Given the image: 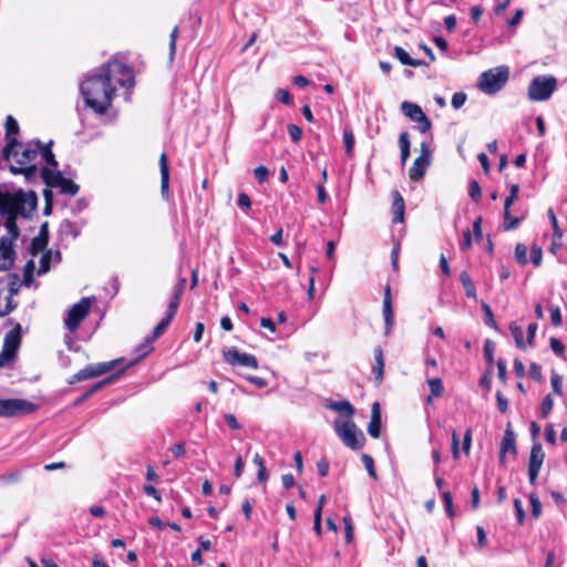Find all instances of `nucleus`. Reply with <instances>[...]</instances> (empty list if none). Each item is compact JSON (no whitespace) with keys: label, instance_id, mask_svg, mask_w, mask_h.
Wrapping results in <instances>:
<instances>
[{"label":"nucleus","instance_id":"1","mask_svg":"<svg viewBox=\"0 0 567 567\" xmlns=\"http://www.w3.org/2000/svg\"><path fill=\"white\" fill-rule=\"evenodd\" d=\"M116 81L121 86L132 87L134 74L126 64L113 61L101 65L94 73L87 75L80 84V92L85 105L97 114H105L111 107Z\"/></svg>","mask_w":567,"mask_h":567},{"label":"nucleus","instance_id":"2","mask_svg":"<svg viewBox=\"0 0 567 567\" xmlns=\"http://www.w3.org/2000/svg\"><path fill=\"white\" fill-rule=\"evenodd\" d=\"M38 198L33 192L3 190L0 187V215L29 217L37 208Z\"/></svg>","mask_w":567,"mask_h":567},{"label":"nucleus","instance_id":"3","mask_svg":"<svg viewBox=\"0 0 567 567\" xmlns=\"http://www.w3.org/2000/svg\"><path fill=\"white\" fill-rule=\"evenodd\" d=\"M40 148L41 142L37 141L33 146L29 144L20 153L13 150L11 156L17 157L19 166L11 165L10 171L13 174H23L27 179L35 178L39 171L33 162L38 157Z\"/></svg>","mask_w":567,"mask_h":567},{"label":"nucleus","instance_id":"4","mask_svg":"<svg viewBox=\"0 0 567 567\" xmlns=\"http://www.w3.org/2000/svg\"><path fill=\"white\" fill-rule=\"evenodd\" d=\"M333 430L342 443L351 450L363 447L365 437L352 420L337 417L333 422Z\"/></svg>","mask_w":567,"mask_h":567},{"label":"nucleus","instance_id":"5","mask_svg":"<svg viewBox=\"0 0 567 567\" xmlns=\"http://www.w3.org/2000/svg\"><path fill=\"white\" fill-rule=\"evenodd\" d=\"M509 78L508 66L502 65L483 72L478 78V87L486 94H495L501 91Z\"/></svg>","mask_w":567,"mask_h":567},{"label":"nucleus","instance_id":"6","mask_svg":"<svg viewBox=\"0 0 567 567\" xmlns=\"http://www.w3.org/2000/svg\"><path fill=\"white\" fill-rule=\"evenodd\" d=\"M21 340V324L17 323L4 336L2 350L0 352V369L10 365L17 359Z\"/></svg>","mask_w":567,"mask_h":567},{"label":"nucleus","instance_id":"7","mask_svg":"<svg viewBox=\"0 0 567 567\" xmlns=\"http://www.w3.org/2000/svg\"><path fill=\"white\" fill-rule=\"evenodd\" d=\"M557 89V79L553 75L535 76L528 86V99L535 102L547 101Z\"/></svg>","mask_w":567,"mask_h":567},{"label":"nucleus","instance_id":"8","mask_svg":"<svg viewBox=\"0 0 567 567\" xmlns=\"http://www.w3.org/2000/svg\"><path fill=\"white\" fill-rule=\"evenodd\" d=\"M45 185L51 188H59L62 194L74 196L79 192V185L65 178L61 172L50 167H43L40 172Z\"/></svg>","mask_w":567,"mask_h":567},{"label":"nucleus","instance_id":"9","mask_svg":"<svg viewBox=\"0 0 567 567\" xmlns=\"http://www.w3.org/2000/svg\"><path fill=\"white\" fill-rule=\"evenodd\" d=\"M38 405L24 399H0V416L14 417L31 414Z\"/></svg>","mask_w":567,"mask_h":567},{"label":"nucleus","instance_id":"10","mask_svg":"<svg viewBox=\"0 0 567 567\" xmlns=\"http://www.w3.org/2000/svg\"><path fill=\"white\" fill-rule=\"evenodd\" d=\"M91 309V300L87 297L82 298L78 303L73 305L64 318L65 328L70 332H75L81 322L86 318Z\"/></svg>","mask_w":567,"mask_h":567},{"label":"nucleus","instance_id":"11","mask_svg":"<svg viewBox=\"0 0 567 567\" xmlns=\"http://www.w3.org/2000/svg\"><path fill=\"white\" fill-rule=\"evenodd\" d=\"M120 362V360H112L109 362H101L97 364H89L84 369L76 372L70 383L84 381L91 378L103 375L110 371H112L115 365Z\"/></svg>","mask_w":567,"mask_h":567},{"label":"nucleus","instance_id":"12","mask_svg":"<svg viewBox=\"0 0 567 567\" xmlns=\"http://www.w3.org/2000/svg\"><path fill=\"white\" fill-rule=\"evenodd\" d=\"M432 151L427 142L421 143V154L414 159L412 167L409 171V176L412 181H420L431 164Z\"/></svg>","mask_w":567,"mask_h":567},{"label":"nucleus","instance_id":"13","mask_svg":"<svg viewBox=\"0 0 567 567\" xmlns=\"http://www.w3.org/2000/svg\"><path fill=\"white\" fill-rule=\"evenodd\" d=\"M401 111L411 121L419 123V131L421 133H426L431 130L432 122L424 114L420 105L404 101L401 103Z\"/></svg>","mask_w":567,"mask_h":567},{"label":"nucleus","instance_id":"14","mask_svg":"<svg viewBox=\"0 0 567 567\" xmlns=\"http://www.w3.org/2000/svg\"><path fill=\"white\" fill-rule=\"evenodd\" d=\"M518 193H519V185L518 184L511 185L509 195L505 198V202H504L503 228L505 230L516 229L523 219V217H513L511 215V206L518 198Z\"/></svg>","mask_w":567,"mask_h":567},{"label":"nucleus","instance_id":"15","mask_svg":"<svg viewBox=\"0 0 567 567\" xmlns=\"http://www.w3.org/2000/svg\"><path fill=\"white\" fill-rule=\"evenodd\" d=\"M545 453L543 451L542 444L538 442H534L528 462V480L532 485L536 484L539 471L544 463Z\"/></svg>","mask_w":567,"mask_h":567},{"label":"nucleus","instance_id":"16","mask_svg":"<svg viewBox=\"0 0 567 567\" xmlns=\"http://www.w3.org/2000/svg\"><path fill=\"white\" fill-rule=\"evenodd\" d=\"M224 360L231 365H243L251 369L258 368V361L255 355L240 353L235 347L223 351Z\"/></svg>","mask_w":567,"mask_h":567},{"label":"nucleus","instance_id":"17","mask_svg":"<svg viewBox=\"0 0 567 567\" xmlns=\"http://www.w3.org/2000/svg\"><path fill=\"white\" fill-rule=\"evenodd\" d=\"M19 133V125L12 115H8L6 118V138L7 145L4 146L2 154L3 157L9 161L13 150L18 146V141L14 135Z\"/></svg>","mask_w":567,"mask_h":567},{"label":"nucleus","instance_id":"18","mask_svg":"<svg viewBox=\"0 0 567 567\" xmlns=\"http://www.w3.org/2000/svg\"><path fill=\"white\" fill-rule=\"evenodd\" d=\"M17 252L14 244L7 238H0V271H7L12 268Z\"/></svg>","mask_w":567,"mask_h":567},{"label":"nucleus","instance_id":"19","mask_svg":"<svg viewBox=\"0 0 567 567\" xmlns=\"http://www.w3.org/2000/svg\"><path fill=\"white\" fill-rule=\"evenodd\" d=\"M511 453L512 455L517 454L516 449V442H515V434L509 429V426L505 430L504 436L501 442V450H499V462L504 464L506 462V454Z\"/></svg>","mask_w":567,"mask_h":567},{"label":"nucleus","instance_id":"20","mask_svg":"<svg viewBox=\"0 0 567 567\" xmlns=\"http://www.w3.org/2000/svg\"><path fill=\"white\" fill-rule=\"evenodd\" d=\"M383 317H384V323H385V334H389L394 324V312H393V308H392L390 286H386L385 291H384Z\"/></svg>","mask_w":567,"mask_h":567},{"label":"nucleus","instance_id":"21","mask_svg":"<svg viewBox=\"0 0 567 567\" xmlns=\"http://www.w3.org/2000/svg\"><path fill=\"white\" fill-rule=\"evenodd\" d=\"M159 172H161V194L164 198L169 196V167L166 153L159 156Z\"/></svg>","mask_w":567,"mask_h":567},{"label":"nucleus","instance_id":"22","mask_svg":"<svg viewBox=\"0 0 567 567\" xmlns=\"http://www.w3.org/2000/svg\"><path fill=\"white\" fill-rule=\"evenodd\" d=\"M185 285H186V279L181 278L178 280V282L174 286L173 293H172L171 300L168 302L166 312L174 315V316L176 315L179 303H181L182 295L185 289Z\"/></svg>","mask_w":567,"mask_h":567},{"label":"nucleus","instance_id":"23","mask_svg":"<svg viewBox=\"0 0 567 567\" xmlns=\"http://www.w3.org/2000/svg\"><path fill=\"white\" fill-rule=\"evenodd\" d=\"M381 432V413H380V404L374 402L371 411V420L368 425V433L373 437L378 439Z\"/></svg>","mask_w":567,"mask_h":567},{"label":"nucleus","instance_id":"24","mask_svg":"<svg viewBox=\"0 0 567 567\" xmlns=\"http://www.w3.org/2000/svg\"><path fill=\"white\" fill-rule=\"evenodd\" d=\"M326 408L329 409V410H332V411H336V412H339V413H343L346 415V419L344 420H352V416L354 414V408L352 406V404L347 401V400H342V401H329L327 404H326Z\"/></svg>","mask_w":567,"mask_h":567},{"label":"nucleus","instance_id":"25","mask_svg":"<svg viewBox=\"0 0 567 567\" xmlns=\"http://www.w3.org/2000/svg\"><path fill=\"white\" fill-rule=\"evenodd\" d=\"M393 56H395L403 65L414 68L426 65V63L423 60L412 59L403 48L398 45L394 47L393 49Z\"/></svg>","mask_w":567,"mask_h":567},{"label":"nucleus","instance_id":"26","mask_svg":"<svg viewBox=\"0 0 567 567\" xmlns=\"http://www.w3.org/2000/svg\"><path fill=\"white\" fill-rule=\"evenodd\" d=\"M54 258L55 262L61 260V252L55 251L54 254L51 250H47L42 254L40 258V266L38 268V275H44L50 270L51 261Z\"/></svg>","mask_w":567,"mask_h":567},{"label":"nucleus","instance_id":"27","mask_svg":"<svg viewBox=\"0 0 567 567\" xmlns=\"http://www.w3.org/2000/svg\"><path fill=\"white\" fill-rule=\"evenodd\" d=\"M374 379L378 384H380L383 380L384 372V360H383V351L380 347L374 349V364L372 368Z\"/></svg>","mask_w":567,"mask_h":567},{"label":"nucleus","instance_id":"28","mask_svg":"<svg viewBox=\"0 0 567 567\" xmlns=\"http://www.w3.org/2000/svg\"><path fill=\"white\" fill-rule=\"evenodd\" d=\"M393 223H402L404 219V199L398 190L393 192Z\"/></svg>","mask_w":567,"mask_h":567},{"label":"nucleus","instance_id":"29","mask_svg":"<svg viewBox=\"0 0 567 567\" xmlns=\"http://www.w3.org/2000/svg\"><path fill=\"white\" fill-rule=\"evenodd\" d=\"M6 218L4 220V227L8 230V234L6 236H2L1 238H7L10 240V243L14 244V241L19 237V228L17 225V218L18 216H3Z\"/></svg>","mask_w":567,"mask_h":567},{"label":"nucleus","instance_id":"30","mask_svg":"<svg viewBox=\"0 0 567 567\" xmlns=\"http://www.w3.org/2000/svg\"><path fill=\"white\" fill-rule=\"evenodd\" d=\"M116 378H117V374H113V375L107 377V378L103 379L102 381L95 383L92 388H90L89 390H86L83 393V395L76 401V404L83 402L86 399H89L91 395H93L95 392H97L101 389H103L105 385L111 384L112 382H114V380Z\"/></svg>","mask_w":567,"mask_h":567},{"label":"nucleus","instance_id":"31","mask_svg":"<svg viewBox=\"0 0 567 567\" xmlns=\"http://www.w3.org/2000/svg\"><path fill=\"white\" fill-rule=\"evenodd\" d=\"M460 280L463 285L466 297L472 298L473 300L476 301L477 300L476 289H475L474 282L472 281L467 271L461 272Z\"/></svg>","mask_w":567,"mask_h":567},{"label":"nucleus","instance_id":"32","mask_svg":"<svg viewBox=\"0 0 567 567\" xmlns=\"http://www.w3.org/2000/svg\"><path fill=\"white\" fill-rule=\"evenodd\" d=\"M399 146L401 151V163L404 165L410 156V136L408 132H402L399 136Z\"/></svg>","mask_w":567,"mask_h":567},{"label":"nucleus","instance_id":"33","mask_svg":"<svg viewBox=\"0 0 567 567\" xmlns=\"http://www.w3.org/2000/svg\"><path fill=\"white\" fill-rule=\"evenodd\" d=\"M48 245V236L47 235H38L34 237L30 244V254L32 256H37L40 252H43Z\"/></svg>","mask_w":567,"mask_h":567},{"label":"nucleus","instance_id":"34","mask_svg":"<svg viewBox=\"0 0 567 567\" xmlns=\"http://www.w3.org/2000/svg\"><path fill=\"white\" fill-rule=\"evenodd\" d=\"M174 315L166 312L165 317L154 328L151 334V339H157L159 336H162L169 326V323L172 322V320L174 319Z\"/></svg>","mask_w":567,"mask_h":567},{"label":"nucleus","instance_id":"35","mask_svg":"<svg viewBox=\"0 0 567 567\" xmlns=\"http://www.w3.org/2000/svg\"><path fill=\"white\" fill-rule=\"evenodd\" d=\"M155 339H151V336H147L136 349L135 352L137 354V359H142L146 357L148 353H151L154 349L153 342Z\"/></svg>","mask_w":567,"mask_h":567},{"label":"nucleus","instance_id":"36","mask_svg":"<svg viewBox=\"0 0 567 567\" xmlns=\"http://www.w3.org/2000/svg\"><path fill=\"white\" fill-rule=\"evenodd\" d=\"M51 145H52V142H50L48 145L45 146H42L41 145V148H40V152H41V155H42V158L45 161V163L53 167V168H56L58 167V162L55 159V156L54 154L52 153L51 151Z\"/></svg>","mask_w":567,"mask_h":567},{"label":"nucleus","instance_id":"37","mask_svg":"<svg viewBox=\"0 0 567 567\" xmlns=\"http://www.w3.org/2000/svg\"><path fill=\"white\" fill-rule=\"evenodd\" d=\"M427 384L432 395L440 398L444 392L443 382L440 378L427 379Z\"/></svg>","mask_w":567,"mask_h":567},{"label":"nucleus","instance_id":"38","mask_svg":"<svg viewBox=\"0 0 567 567\" xmlns=\"http://www.w3.org/2000/svg\"><path fill=\"white\" fill-rule=\"evenodd\" d=\"M509 330L512 332V336L515 339L516 347L519 349H525V343L523 340V329L522 327L517 326L516 323H511Z\"/></svg>","mask_w":567,"mask_h":567},{"label":"nucleus","instance_id":"39","mask_svg":"<svg viewBox=\"0 0 567 567\" xmlns=\"http://www.w3.org/2000/svg\"><path fill=\"white\" fill-rule=\"evenodd\" d=\"M547 216H548L550 225L553 227L554 237H557V239H563V230L560 229V227L558 225V220H557V217H556L553 208H549L547 210Z\"/></svg>","mask_w":567,"mask_h":567},{"label":"nucleus","instance_id":"40","mask_svg":"<svg viewBox=\"0 0 567 567\" xmlns=\"http://www.w3.org/2000/svg\"><path fill=\"white\" fill-rule=\"evenodd\" d=\"M342 138L347 154L351 155L354 147V135L352 131L349 128L343 130Z\"/></svg>","mask_w":567,"mask_h":567},{"label":"nucleus","instance_id":"41","mask_svg":"<svg viewBox=\"0 0 567 567\" xmlns=\"http://www.w3.org/2000/svg\"><path fill=\"white\" fill-rule=\"evenodd\" d=\"M442 499L444 503L446 515L449 517H453L454 516V507H453V497H452L451 492H449V491L442 492Z\"/></svg>","mask_w":567,"mask_h":567},{"label":"nucleus","instance_id":"42","mask_svg":"<svg viewBox=\"0 0 567 567\" xmlns=\"http://www.w3.org/2000/svg\"><path fill=\"white\" fill-rule=\"evenodd\" d=\"M553 406H554V400L550 394H547L544 398L542 405H540V416L543 419H546L550 414Z\"/></svg>","mask_w":567,"mask_h":567},{"label":"nucleus","instance_id":"43","mask_svg":"<svg viewBox=\"0 0 567 567\" xmlns=\"http://www.w3.org/2000/svg\"><path fill=\"white\" fill-rule=\"evenodd\" d=\"M515 259L520 265H526L527 259V247L524 244H517L515 247Z\"/></svg>","mask_w":567,"mask_h":567},{"label":"nucleus","instance_id":"44","mask_svg":"<svg viewBox=\"0 0 567 567\" xmlns=\"http://www.w3.org/2000/svg\"><path fill=\"white\" fill-rule=\"evenodd\" d=\"M468 195L474 202H478L482 196L481 186L477 181L472 179L468 184Z\"/></svg>","mask_w":567,"mask_h":567},{"label":"nucleus","instance_id":"45","mask_svg":"<svg viewBox=\"0 0 567 567\" xmlns=\"http://www.w3.org/2000/svg\"><path fill=\"white\" fill-rule=\"evenodd\" d=\"M550 383L554 393L557 395H563V378L558 373L551 372Z\"/></svg>","mask_w":567,"mask_h":567},{"label":"nucleus","instance_id":"46","mask_svg":"<svg viewBox=\"0 0 567 567\" xmlns=\"http://www.w3.org/2000/svg\"><path fill=\"white\" fill-rule=\"evenodd\" d=\"M529 502L532 506V514L535 518H538L542 514V503L536 494L532 493L529 495Z\"/></svg>","mask_w":567,"mask_h":567},{"label":"nucleus","instance_id":"47","mask_svg":"<svg viewBox=\"0 0 567 567\" xmlns=\"http://www.w3.org/2000/svg\"><path fill=\"white\" fill-rule=\"evenodd\" d=\"M361 458H362V463H363L364 467L367 468L369 475L372 478L377 480V472H375V468H374V461H373V458L370 455H368V454H362Z\"/></svg>","mask_w":567,"mask_h":567},{"label":"nucleus","instance_id":"48","mask_svg":"<svg viewBox=\"0 0 567 567\" xmlns=\"http://www.w3.org/2000/svg\"><path fill=\"white\" fill-rule=\"evenodd\" d=\"M494 350H495V346H494V342L489 339L485 340L484 342V357H485V360L492 364L493 361H494Z\"/></svg>","mask_w":567,"mask_h":567},{"label":"nucleus","instance_id":"49","mask_svg":"<svg viewBox=\"0 0 567 567\" xmlns=\"http://www.w3.org/2000/svg\"><path fill=\"white\" fill-rule=\"evenodd\" d=\"M467 96L464 92H456L452 96L451 104L455 110H458L464 105Z\"/></svg>","mask_w":567,"mask_h":567},{"label":"nucleus","instance_id":"50","mask_svg":"<svg viewBox=\"0 0 567 567\" xmlns=\"http://www.w3.org/2000/svg\"><path fill=\"white\" fill-rule=\"evenodd\" d=\"M255 178L258 181L259 184H262L267 181L269 171L266 166L260 165L254 169Z\"/></svg>","mask_w":567,"mask_h":567},{"label":"nucleus","instance_id":"51","mask_svg":"<svg viewBox=\"0 0 567 567\" xmlns=\"http://www.w3.org/2000/svg\"><path fill=\"white\" fill-rule=\"evenodd\" d=\"M276 100L281 102L282 104L290 105L292 103V97L290 93L285 89H278L276 91Z\"/></svg>","mask_w":567,"mask_h":567},{"label":"nucleus","instance_id":"52","mask_svg":"<svg viewBox=\"0 0 567 567\" xmlns=\"http://www.w3.org/2000/svg\"><path fill=\"white\" fill-rule=\"evenodd\" d=\"M550 321L555 327H559L563 322L561 312L558 306L550 307Z\"/></svg>","mask_w":567,"mask_h":567},{"label":"nucleus","instance_id":"53","mask_svg":"<svg viewBox=\"0 0 567 567\" xmlns=\"http://www.w3.org/2000/svg\"><path fill=\"white\" fill-rule=\"evenodd\" d=\"M549 346L556 355L561 357L564 354L565 347L557 338L551 337L549 339Z\"/></svg>","mask_w":567,"mask_h":567},{"label":"nucleus","instance_id":"54","mask_svg":"<svg viewBox=\"0 0 567 567\" xmlns=\"http://www.w3.org/2000/svg\"><path fill=\"white\" fill-rule=\"evenodd\" d=\"M514 507H515V512H516L517 523L519 525H523L524 519H525V512L523 508V503L519 498L514 499Z\"/></svg>","mask_w":567,"mask_h":567},{"label":"nucleus","instance_id":"55","mask_svg":"<svg viewBox=\"0 0 567 567\" xmlns=\"http://www.w3.org/2000/svg\"><path fill=\"white\" fill-rule=\"evenodd\" d=\"M472 246V235L470 228L463 230V239L460 244L461 250L465 251Z\"/></svg>","mask_w":567,"mask_h":567},{"label":"nucleus","instance_id":"56","mask_svg":"<svg viewBox=\"0 0 567 567\" xmlns=\"http://www.w3.org/2000/svg\"><path fill=\"white\" fill-rule=\"evenodd\" d=\"M178 35V27H175L169 35V58L173 60L176 52V40Z\"/></svg>","mask_w":567,"mask_h":567},{"label":"nucleus","instance_id":"57","mask_svg":"<svg viewBox=\"0 0 567 567\" xmlns=\"http://www.w3.org/2000/svg\"><path fill=\"white\" fill-rule=\"evenodd\" d=\"M496 401L499 412L506 413L508 411V401L501 391L496 392Z\"/></svg>","mask_w":567,"mask_h":567},{"label":"nucleus","instance_id":"58","mask_svg":"<svg viewBox=\"0 0 567 567\" xmlns=\"http://www.w3.org/2000/svg\"><path fill=\"white\" fill-rule=\"evenodd\" d=\"M482 309H483V311L485 313V322L488 326L495 328L496 327V322L494 320V316H493L491 307L486 302H483L482 303Z\"/></svg>","mask_w":567,"mask_h":567},{"label":"nucleus","instance_id":"59","mask_svg":"<svg viewBox=\"0 0 567 567\" xmlns=\"http://www.w3.org/2000/svg\"><path fill=\"white\" fill-rule=\"evenodd\" d=\"M61 229L66 233V234H71L73 236V238H76L79 235H80V231L75 228V226L73 225L72 221L70 220H64L62 224H61Z\"/></svg>","mask_w":567,"mask_h":567},{"label":"nucleus","instance_id":"60","mask_svg":"<svg viewBox=\"0 0 567 567\" xmlns=\"http://www.w3.org/2000/svg\"><path fill=\"white\" fill-rule=\"evenodd\" d=\"M287 128L291 140L293 142H299L302 135L301 128L295 124H289Z\"/></svg>","mask_w":567,"mask_h":567},{"label":"nucleus","instance_id":"61","mask_svg":"<svg viewBox=\"0 0 567 567\" xmlns=\"http://www.w3.org/2000/svg\"><path fill=\"white\" fill-rule=\"evenodd\" d=\"M237 205L241 209H249L251 206L250 197L246 193H240L237 198Z\"/></svg>","mask_w":567,"mask_h":567},{"label":"nucleus","instance_id":"62","mask_svg":"<svg viewBox=\"0 0 567 567\" xmlns=\"http://www.w3.org/2000/svg\"><path fill=\"white\" fill-rule=\"evenodd\" d=\"M543 258V251L539 247L534 246L530 251V259L535 266H540Z\"/></svg>","mask_w":567,"mask_h":567},{"label":"nucleus","instance_id":"63","mask_svg":"<svg viewBox=\"0 0 567 567\" xmlns=\"http://www.w3.org/2000/svg\"><path fill=\"white\" fill-rule=\"evenodd\" d=\"M34 262L33 260H29L24 266V282L29 285L33 277Z\"/></svg>","mask_w":567,"mask_h":567},{"label":"nucleus","instance_id":"64","mask_svg":"<svg viewBox=\"0 0 567 567\" xmlns=\"http://www.w3.org/2000/svg\"><path fill=\"white\" fill-rule=\"evenodd\" d=\"M529 375L535 381H540L542 377H543L542 367L539 364L533 362L529 367Z\"/></svg>","mask_w":567,"mask_h":567}]
</instances>
